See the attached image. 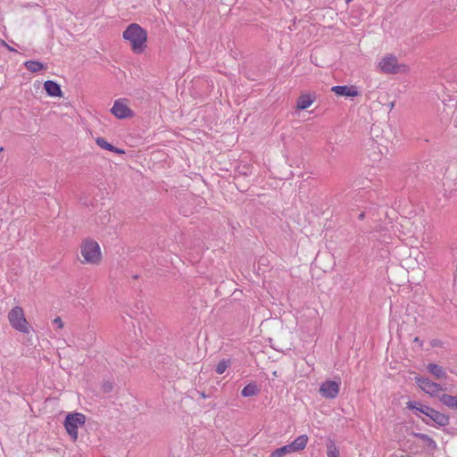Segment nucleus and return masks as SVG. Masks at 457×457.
<instances>
[{
    "instance_id": "19",
    "label": "nucleus",
    "mask_w": 457,
    "mask_h": 457,
    "mask_svg": "<svg viewBox=\"0 0 457 457\" xmlns=\"http://www.w3.org/2000/svg\"><path fill=\"white\" fill-rule=\"evenodd\" d=\"M253 173V167L248 164L238 165L236 169L234 180H238L240 177H248Z\"/></svg>"
},
{
    "instance_id": "14",
    "label": "nucleus",
    "mask_w": 457,
    "mask_h": 457,
    "mask_svg": "<svg viewBox=\"0 0 457 457\" xmlns=\"http://www.w3.org/2000/svg\"><path fill=\"white\" fill-rule=\"evenodd\" d=\"M360 278H356L354 279H346L343 286L345 290H350V293L353 296H358L359 295H362L363 288L361 285H359Z\"/></svg>"
},
{
    "instance_id": "23",
    "label": "nucleus",
    "mask_w": 457,
    "mask_h": 457,
    "mask_svg": "<svg viewBox=\"0 0 457 457\" xmlns=\"http://www.w3.org/2000/svg\"><path fill=\"white\" fill-rule=\"evenodd\" d=\"M340 452L333 441L327 444V457H339Z\"/></svg>"
},
{
    "instance_id": "22",
    "label": "nucleus",
    "mask_w": 457,
    "mask_h": 457,
    "mask_svg": "<svg viewBox=\"0 0 457 457\" xmlns=\"http://www.w3.org/2000/svg\"><path fill=\"white\" fill-rule=\"evenodd\" d=\"M293 453L289 445H286L271 452L270 457H283L287 454Z\"/></svg>"
},
{
    "instance_id": "9",
    "label": "nucleus",
    "mask_w": 457,
    "mask_h": 457,
    "mask_svg": "<svg viewBox=\"0 0 457 457\" xmlns=\"http://www.w3.org/2000/svg\"><path fill=\"white\" fill-rule=\"evenodd\" d=\"M331 91L337 96H345L353 98L361 96V91L357 86L354 85H343V86H333Z\"/></svg>"
},
{
    "instance_id": "5",
    "label": "nucleus",
    "mask_w": 457,
    "mask_h": 457,
    "mask_svg": "<svg viewBox=\"0 0 457 457\" xmlns=\"http://www.w3.org/2000/svg\"><path fill=\"white\" fill-rule=\"evenodd\" d=\"M127 102L128 99L126 98L116 99L110 110L111 113L118 120H127L135 117V112L128 106Z\"/></svg>"
},
{
    "instance_id": "2",
    "label": "nucleus",
    "mask_w": 457,
    "mask_h": 457,
    "mask_svg": "<svg viewBox=\"0 0 457 457\" xmlns=\"http://www.w3.org/2000/svg\"><path fill=\"white\" fill-rule=\"evenodd\" d=\"M84 262L98 264L102 260V253L99 244L94 239H86L80 247Z\"/></svg>"
},
{
    "instance_id": "15",
    "label": "nucleus",
    "mask_w": 457,
    "mask_h": 457,
    "mask_svg": "<svg viewBox=\"0 0 457 457\" xmlns=\"http://www.w3.org/2000/svg\"><path fill=\"white\" fill-rule=\"evenodd\" d=\"M266 283L267 291L273 299H278L285 294L283 287L280 283L276 282L274 280H270Z\"/></svg>"
},
{
    "instance_id": "34",
    "label": "nucleus",
    "mask_w": 457,
    "mask_h": 457,
    "mask_svg": "<svg viewBox=\"0 0 457 457\" xmlns=\"http://www.w3.org/2000/svg\"><path fill=\"white\" fill-rule=\"evenodd\" d=\"M411 307L408 305V308H406V311L408 312Z\"/></svg>"
},
{
    "instance_id": "3",
    "label": "nucleus",
    "mask_w": 457,
    "mask_h": 457,
    "mask_svg": "<svg viewBox=\"0 0 457 457\" xmlns=\"http://www.w3.org/2000/svg\"><path fill=\"white\" fill-rule=\"evenodd\" d=\"M349 215L352 220H363L368 218L374 220L377 218V204L366 202L361 205L355 204L349 210Z\"/></svg>"
},
{
    "instance_id": "1",
    "label": "nucleus",
    "mask_w": 457,
    "mask_h": 457,
    "mask_svg": "<svg viewBox=\"0 0 457 457\" xmlns=\"http://www.w3.org/2000/svg\"><path fill=\"white\" fill-rule=\"evenodd\" d=\"M122 37L129 42L135 54H142L147 46V31L137 23H130L123 31Z\"/></svg>"
},
{
    "instance_id": "25",
    "label": "nucleus",
    "mask_w": 457,
    "mask_h": 457,
    "mask_svg": "<svg viewBox=\"0 0 457 457\" xmlns=\"http://www.w3.org/2000/svg\"><path fill=\"white\" fill-rule=\"evenodd\" d=\"M230 365L229 360H221L216 366V372L220 375L223 374Z\"/></svg>"
},
{
    "instance_id": "24",
    "label": "nucleus",
    "mask_w": 457,
    "mask_h": 457,
    "mask_svg": "<svg viewBox=\"0 0 457 457\" xmlns=\"http://www.w3.org/2000/svg\"><path fill=\"white\" fill-rule=\"evenodd\" d=\"M96 143L102 149H104L107 151H111V149H113V145L109 143L104 137H96Z\"/></svg>"
},
{
    "instance_id": "31",
    "label": "nucleus",
    "mask_w": 457,
    "mask_h": 457,
    "mask_svg": "<svg viewBox=\"0 0 457 457\" xmlns=\"http://www.w3.org/2000/svg\"><path fill=\"white\" fill-rule=\"evenodd\" d=\"M265 261H266V258L262 257L260 259L259 263L263 265V264H265Z\"/></svg>"
},
{
    "instance_id": "10",
    "label": "nucleus",
    "mask_w": 457,
    "mask_h": 457,
    "mask_svg": "<svg viewBox=\"0 0 457 457\" xmlns=\"http://www.w3.org/2000/svg\"><path fill=\"white\" fill-rule=\"evenodd\" d=\"M422 409V413L438 426L444 427L449 424V417L447 415L441 413L429 406Z\"/></svg>"
},
{
    "instance_id": "28",
    "label": "nucleus",
    "mask_w": 457,
    "mask_h": 457,
    "mask_svg": "<svg viewBox=\"0 0 457 457\" xmlns=\"http://www.w3.org/2000/svg\"><path fill=\"white\" fill-rule=\"evenodd\" d=\"M53 322L60 329L63 327L62 320L60 317L55 318Z\"/></svg>"
},
{
    "instance_id": "27",
    "label": "nucleus",
    "mask_w": 457,
    "mask_h": 457,
    "mask_svg": "<svg viewBox=\"0 0 457 457\" xmlns=\"http://www.w3.org/2000/svg\"><path fill=\"white\" fill-rule=\"evenodd\" d=\"M8 314H24V312L21 306H14L9 311Z\"/></svg>"
},
{
    "instance_id": "20",
    "label": "nucleus",
    "mask_w": 457,
    "mask_h": 457,
    "mask_svg": "<svg viewBox=\"0 0 457 457\" xmlns=\"http://www.w3.org/2000/svg\"><path fill=\"white\" fill-rule=\"evenodd\" d=\"M259 389L253 383L247 384L241 391V394L245 397H249L257 395Z\"/></svg>"
},
{
    "instance_id": "17",
    "label": "nucleus",
    "mask_w": 457,
    "mask_h": 457,
    "mask_svg": "<svg viewBox=\"0 0 457 457\" xmlns=\"http://www.w3.org/2000/svg\"><path fill=\"white\" fill-rule=\"evenodd\" d=\"M25 68L32 73L47 69V64L37 60H28L24 62Z\"/></svg>"
},
{
    "instance_id": "16",
    "label": "nucleus",
    "mask_w": 457,
    "mask_h": 457,
    "mask_svg": "<svg viewBox=\"0 0 457 457\" xmlns=\"http://www.w3.org/2000/svg\"><path fill=\"white\" fill-rule=\"evenodd\" d=\"M309 441V437L307 435H301L297 436L291 444H289V447L292 453L300 452L303 450Z\"/></svg>"
},
{
    "instance_id": "26",
    "label": "nucleus",
    "mask_w": 457,
    "mask_h": 457,
    "mask_svg": "<svg viewBox=\"0 0 457 457\" xmlns=\"http://www.w3.org/2000/svg\"><path fill=\"white\" fill-rule=\"evenodd\" d=\"M428 406L423 405L418 402L410 401L407 403V408L412 411H415L417 412L422 413V408H428Z\"/></svg>"
},
{
    "instance_id": "13",
    "label": "nucleus",
    "mask_w": 457,
    "mask_h": 457,
    "mask_svg": "<svg viewBox=\"0 0 457 457\" xmlns=\"http://www.w3.org/2000/svg\"><path fill=\"white\" fill-rule=\"evenodd\" d=\"M315 100H316L315 93L302 94L297 98L296 109L300 110V111L306 110L313 104V102Z\"/></svg>"
},
{
    "instance_id": "32",
    "label": "nucleus",
    "mask_w": 457,
    "mask_h": 457,
    "mask_svg": "<svg viewBox=\"0 0 457 457\" xmlns=\"http://www.w3.org/2000/svg\"><path fill=\"white\" fill-rule=\"evenodd\" d=\"M8 49H9L10 51H15V49H14L13 47H11V46H8Z\"/></svg>"
},
{
    "instance_id": "30",
    "label": "nucleus",
    "mask_w": 457,
    "mask_h": 457,
    "mask_svg": "<svg viewBox=\"0 0 457 457\" xmlns=\"http://www.w3.org/2000/svg\"><path fill=\"white\" fill-rule=\"evenodd\" d=\"M235 185H236V187H237V190H239L240 192H245V191H246V188H245L244 187H240V185H239V184L235 183Z\"/></svg>"
},
{
    "instance_id": "11",
    "label": "nucleus",
    "mask_w": 457,
    "mask_h": 457,
    "mask_svg": "<svg viewBox=\"0 0 457 457\" xmlns=\"http://www.w3.org/2000/svg\"><path fill=\"white\" fill-rule=\"evenodd\" d=\"M10 324L16 330L22 333H29L30 326L25 316H9Z\"/></svg>"
},
{
    "instance_id": "29",
    "label": "nucleus",
    "mask_w": 457,
    "mask_h": 457,
    "mask_svg": "<svg viewBox=\"0 0 457 457\" xmlns=\"http://www.w3.org/2000/svg\"><path fill=\"white\" fill-rule=\"evenodd\" d=\"M110 152L115 153V154H122L125 153V151L123 149L119 148V147H117L115 145H113V149H111Z\"/></svg>"
},
{
    "instance_id": "12",
    "label": "nucleus",
    "mask_w": 457,
    "mask_h": 457,
    "mask_svg": "<svg viewBox=\"0 0 457 457\" xmlns=\"http://www.w3.org/2000/svg\"><path fill=\"white\" fill-rule=\"evenodd\" d=\"M46 94L51 97H62V91L61 85L54 80H46L43 84Z\"/></svg>"
},
{
    "instance_id": "4",
    "label": "nucleus",
    "mask_w": 457,
    "mask_h": 457,
    "mask_svg": "<svg viewBox=\"0 0 457 457\" xmlns=\"http://www.w3.org/2000/svg\"><path fill=\"white\" fill-rule=\"evenodd\" d=\"M86 422V416L83 413L80 412H75V413H69L64 420V428L69 434V436L71 437L72 441L75 442L78 439L79 428L84 426Z\"/></svg>"
},
{
    "instance_id": "7",
    "label": "nucleus",
    "mask_w": 457,
    "mask_h": 457,
    "mask_svg": "<svg viewBox=\"0 0 457 457\" xmlns=\"http://www.w3.org/2000/svg\"><path fill=\"white\" fill-rule=\"evenodd\" d=\"M415 380L419 387L431 396H436L442 391V387L439 384L435 383L427 378L417 377Z\"/></svg>"
},
{
    "instance_id": "6",
    "label": "nucleus",
    "mask_w": 457,
    "mask_h": 457,
    "mask_svg": "<svg viewBox=\"0 0 457 457\" xmlns=\"http://www.w3.org/2000/svg\"><path fill=\"white\" fill-rule=\"evenodd\" d=\"M381 71L387 74H397L404 71L405 64H399L398 60L394 55H386L379 62Z\"/></svg>"
},
{
    "instance_id": "33",
    "label": "nucleus",
    "mask_w": 457,
    "mask_h": 457,
    "mask_svg": "<svg viewBox=\"0 0 457 457\" xmlns=\"http://www.w3.org/2000/svg\"><path fill=\"white\" fill-rule=\"evenodd\" d=\"M137 94H140V93H145L144 91H140V90H137Z\"/></svg>"
},
{
    "instance_id": "35",
    "label": "nucleus",
    "mask_w": 457,
    "mask_h": 457,
    "mask_svg": "<svg viewBox=\"0 0 457 457\" xmlns=\"http://www.w3.org/2000/svg\"><path fill=\"white\" fill-rule=\"evenodd\" d=\"M351 1H352V0H345V2H346V3H349V2H351Z\"/></svg>"
},
{
    "instance_id": "21",
    "label": "nucleus",
    "mask_w": 457,
    "mask_h": 457,
    "mask_svg": "<svg viewBox=\"0 0 457 457\" xmlns=\"http://www.w3.org/2000/svg\"><path fill=\"white\" fill-rule=\"evenodd\" d=\"M440 400L445 405L450 408L457 409V396L443 395Z\"/></svg>"
},
{
    "instance_id": "18",
    "label": "nucleus",
    "mask_w": 457,
    "mask_h": 457,
    "mask_svg": "<svg viewBox=\"0 0 457 457\" xmlns=\"http://www.w3.org/2000/svg\"><path fill=\"white\" fill-rule=\"evenodd\" d=\"M427 370L430 374H432L436 379H445L446 378V372L443 369V367L435 364V363H429L427 366Z\"/></svg>"
},
{
    "instance_id": "8",
    "label": "nucleus",
    "mask_w": 457,
    "mask_h": 457,
    "mask_svg": "<svg viewBox=\"0 0 457 457\" xmlns=\"http://www.w3.org/2000/svg\"><path fill=\"white\" fill-rule=\"evenodd\" d=\"M340 389V384L336 381L327 380L320 386V394L326 399H334L337 396Z\"/></svg>"
}]
</instances>
